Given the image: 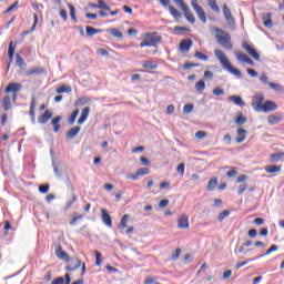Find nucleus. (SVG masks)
Returning a JSON list of instances; mask_svg holds the SVG:
<instances>
[{"label":"nucleus","mask_w":284,"mask_h":284,"mask_svg":"<svg viewBox=\"0 0 284 284\" xmlns=\"http://www.w3.org/2000/svg\"><path fill=\"white\" fill-rule=\"evenodd\" d=\"M263 101H265V97L263 94L257 93L254 95L252 108L255 112H264L267 114V112H274L278 109V105L274 101L267 100L264 104Z\"/></svg>","instance_id":"obj_1"},{"label":"nucleus","mask_w":284,"mask_h":284,"mask_svg":"<svg viewBox=\"0 0 284 284\" xmlns=\"http://www.w3.org/2000/svg\"><path fill=\"white\" fill-rule=\"evenodd\" d=\"M212 34L217 39V43L226 50H232V42H230V34L216 27L211 28Z\"/></svg>","instance_id":"obj_2"},{"label":"nucleus","mask_w":284,"mask_h":284,"mask_svg":"<svg viewBox=\"0 0 284 284\" xmlns=\"http://www.w3.org/2000/svg\"><path fill=\"white\" fill-rule=\"evenodd\" d=\"M214 52H215L216 59L220 60V63L222 64V68L224 70H226L231 74H234V77H241V71L232 67V64L230 63V60L227 59V57H225V53H223V51L215 50Z\"/></svg>","instance_id":"obj_3"},{"label":"nucleus","mask_w":284,"mask_h":284,"mask_svg":"<svg viewBox=\"0 0 284 284\" xmlns=\"http://www.w3.org/2000/svg\"><path fill=\"white\" fill-rule=\"evenodd\" d=\"M161 43V38L153 33L145 36L144 40L140 43V48H156Z\"/></svg>","instance_id":"obj_4"},{"label":"nucleus","mask_w":284,"mask_h":284,"mask_svg":"<svg viewBox=\"0 0 284 284\" xmlns=\"http://www.w3.org/2000/svg\"><path fill=\"white\" fill-rule=\"evenodd\" d=\"M191 6L195 13L197 14L200 21H202V23H207V17L205 16V11L203 10V8L199 6L196 1H192Z\"/></svg>","instance_id":"obj_5"},{"label":"nucleus","mask_w":284,"mask_h":284,"mask_svg":"<svg viewBox=\"0 0 284 284\" xmlns=\"http://www.w3.org/2000/svg\"><path fill=\"white\" fill-rule=\"evenodd\" d=\"M190 227V216L186 214H182L178 219V229L179 230H187Z\"/></svg>","instance_id":"obj_6"},{"label":"nucleus","mask_w":284,"mask_h":284,"mask_svg":"<svg viewBox=\"0 0 284 284\" xmlns=\"http://www.w3.org/2000/svg\"><path fill=\"white\" fill-rule=\"evenodd\" d=\"M69 263L70 264L65 266L68 272H74L81 267V260H79V257H71Z\"/></svg>","instance_id":"obj_7"},{"label":"nucleus","mask_w":284,"mask_h":284,"mask_svg":"<svg viewBox=\"0 0 284 284\" xmlns=\"http://www.w3.org/2000/svg\"><path fill=\"white\" fill-rule=\"evenodd\" d=\"M21 83L19 82H11L7 85V88L4 89V92L8 94L10 92H12V94H17V92H21Z\"/></svg>","instance_id":"obj_8"},{"label":"nucleus","mask_w":284,"mask_h":284,"mask_svg":"<svg viewBox=\"0 0 284 284\" xmlns=\"http://www.w3.org/2000/svg\"><path fill=\"white\" fill-rule=\"evenodd\" d=\"M55 256H58L60 261H64V263H70V255H68L65 251H63V247H61V245H58L55 247Z\"/></svg>","instance_id":"obj_9"},{"label":"nucleus","mask_w":284,"mask_h":284,"mask_svg":"<svg viewBox=\"0 0 284 284\" xmlns=\"http://www.w3.org/2000/svg\"><path fill=\"white\" fill-rule=\"evenodd\" d=\"M282 120L283 113H275L267 116V123H270V125H278Z\"/></svg>","instance_id":"obj_10"},{"label":"nucleus","mask_w":284,"mask_h":284,"mask_svg":"<svg viewBox=\"0 0 284 284\" xmlns=\"http://www.w3.org/2000/svg\"><path fill=\"white\" fill-rule=\"evenodd\" d=\"M101 219L106 227H112V217L110 216V213H108V210L101 209Z\"/></svg>","instance_id":"obj_11"},{"label":"nucleus","mask_w":284,"mask_h":284,"mask_svg":"<svg viewBox=\"0 0 284 284\" xmlns=\"http://www.w3.org/2000/svg\"><path fill=\"white\" fill-rule=\"evenodd\" d=\"M193 42L190 39H184L180 42L181 52H190V48H192Z\"/></svg>","instance_id":"obj_12"},{"label":"nucleus","mask_w":284,"mask_h":284,"mask_svg":"<svg viewBox=\"0 0 284 284\" xmlns=\"http://www.w3.org/2000/svg\"><path fill=\"white\" fill-rule=\"evenodd\" d=\"M50 119H52V111L47 110L41 116L38 118V123L44 125V123H48Z\"/></svg>","instance_id":"obj_13"},{"label":"nucleus","mask_w":284,"mask_h":284,"mask_svg":"<svg viewBox=\"0 0 284 284\" xmlns=\"http://www.w3.org/2000/svg\"><path fill=\"white\" fill-rule=\"evenodd\" d=\"M227 101H231L232 103H234L235 105H239L240 108H245V102L239 95H230L227 98Z\"/></svg>","instance_id":"obj_14"},{"label":"nucleus","mask_w":284,"mask_h":284,"mask_svg":"<svg viewBox=\"0 0 284 284\" xmlns=\"http://www.w3.org/2000/svg\"><path fill=\"white\" fill-rule=\"evenodd\" d=\"M62 116L61 115H58V116H55V118H53L52 120H51V125H53V132H59V130H61V121H62Z\"/></svg>","instance_id":"obj_15"},{"label":"nucleus","mask_w":284,"mask_h":284,"mask_svg":"<svg viewBox=\"0 0 284 284\" xmlns=\"http://www.w3.org/2000/svg\"><path fill=\"white\" fill-rule=\"evenodd\" d=\"M88 116H90V106H87L82 110L81 115L78 120V123L82 125L84 121H88Z\"/></svg>","instance_id":"obj_16"},{"label":"nucleus","mask_w":284,"mask_h":284,"mask_svg":"<svg viewBox=\"0 0 284 284\" xmlns=\"http://www.w3.org/2000/svg\"><path fill=\"white\" fill-rule=\"evenodd\" d=\"M237 61H240V63H248L250 62V57H247V54L241 52V51H235L234 52Z\"/></svg>","instance_id":"obj_17"},{"label":"nucleus","mask_w":284,"mask_h":284,"mask_svg":"<svg viewBox=\"0 0 284 284\" xmlns=\"http://www.w3.org/2000/svg\"><path fill=\"white\" fill-rule=\"evenodd\" d=\"M184 12V17L187 20L189 23H195L196 19L194 18V14H192V11H190V7H186V9H182Z\"/></svg>","instance_id":"obj_18"},{"label":"nucleus","mask_w":284,"mask_h":284,"mask_svg":"<svg viewBox=\"0 0 284 284\" xmlns=\"http://www.w3.org/2000/svg\"><path fill=\"white\" fill-rule=\"evenodd\" d=\"M223 13L227 23L230 24L234 23V18H232V12L230 11V8H227V4L223 6Z\"/></svg>","instance_id":"obj_19"},{"label":"nucleus","mask_w":284,"mask_h":284,"mask_svg":"<svg viewBox=\"0 0 284 284\" xmlns=\"http://www.w3.org/2000/svg\"><path fill=\"white\" fill-rule=\"evenodd\" d=\"M266 174H278L281 172V165H267L265 166Z\"/></svg>","instance_id":"obj_20"},{"label":"nucleus","mask_w":284,"mask_h":284,"mask_svg":"<svg viewBox=\"0 0 284 284\" xmlns=\"http://www.w3.org/2000/svg\"><path fill=\"white\" fill-rule=\"evenodd\" d=\"M79 132H81V126H74L67 132L65 136L67 139H74Z\"/></svg>","instance_id":"obj_21"},{"label":"nucleus","mask_w":284,"mask_h":284,"mask_svg":"<svg viewBox=\"0 0 284 284\" xmlns=\"http://www.w3.org/2000/svg\"><path fill=\"white\" fill-rule=\"evenodd\" d=\"M247 136V131L244 129H237L236 143H243Z\"/></svg>","instance_id":"obj_22"},{"label":"nucleus","mask_w":284,"mask_h":284,"mask_svg":"<svg viewBox=\"0 0 284 284\" xmlns=\"http://www.w3.org/2000/svg\"><path fill=\"white\" fill-rule=\"evenodd\" d=\"M70 274H65L64 277H58L52 281V284H70Z\"/></svg>","instance_id":"obj_23"},{"label":"nucleus","mask_w":284,"mask_h":284,"mask_svg":"<svg viewBox=\"0 0 284 284\" xmlns=\"http://www.w3.org/2000/svg\"><path fill=\"white\" fill-rule=\"evenodd\" d=\"M234 123L236 125H243V123H247V118L243 116L242 112H237L236 118L234 119Z\"/></svg>","instance_id":"obj_24"},{"label":"nucleus","mask_w":284,"mask_h":284,"mask_svg":"<svg viewBox=\"0 0 284 284\" xmlns=\"http://www.w3.org/2000/svg\"><path fill=\"white\" fill-rule=\"evenodd\" d=\"M263 21H264L265 28H272V26H274V22H272V13L271 12L263 16Z\"/></svg>","instance_id":"obj_25"},{"label":"nucleus","mask_w":284,"mask_h":284,"mask_svg":"<svg viewBox=\"0 0 284 284\" xmlns=\"http://www.w3.org/2000/svg\"><path fill=\"white\" fill-rule=\"evenodd\" d=\"M219 185V180L216 178H212L207 183L209 192H214Z\"/></svg>","instance_id":"obj_26"},{"label":"nucleus","mask_w":284,"mask_h":284,"mask_svg":"<svg viewBox=\"0 0 284 284\" xmlns=\"http://www.w3.org/2000/svg\"><path fill=\"white\" fill-rule=\"evenodd\" d=\"M284 156V152L280 151L277 153H273L270 155V161L271 163H277V161H280L281 159H283Z\"/></svg>","instance_id":"obj_27"},{"label":"nucleus","mask_w":284,"mask_h":284,"mask_svg":"<svg viewBox=\"0 0 284 284\" xmlns=\"http://www.w3.org/2000/svg\"><path fill=\"white\" fill-rule=\"evenodd\" d=\"M2 108L6 111H8V110H10V108H12V102H10V95H6L2 99Z\"/></svg>","instance_id":"obj_28"},{"label":"nucleus","mask_w":284,"mask_h":284,"mask_svg":"<svg viewBox=\"0 0 284 284\" xmlns=\"http://www.w3.org/2000/svg\"><path fill=\"white\" fill-rule=\"evenodd\" d=\"M63 92L70 94V92H72V87L63 84L57 89L58 94H63Z\"/></svg>","instance_id":"obj_29"},{"label":"nucleus","mask_w":284,"mask_h":284,"mask_svg":"<svg viewBox=\"0 0 284 284\" xmlns=\"http://www.w3.org/2000/svg\"><path fill=\"white\" fill-rule=\"evenodd\" d=\"M142 67L145 68L146 70H156V68H159V65L150 60L144 61L142 63Z\"/></svg>","instance_id":"obj_30"},{"label":"nucleus","mask_w":284,"mask_h":284,"mask_svg":"<svg viewBox=\"0 0 284 284\" xmlns=\"http://www.w3.org/2000/svg\"><path fill=\"white\" fill-rule=\"evenodd\" d=\"M250 57L251 59H254V61H261V53L252 47L250 48Z\"/></svg>","instance_id":"obj_31"},{"label":"nucleus","mask_w":284,"mask_h":284,"mask_svg":"<svg viewBox=\"0 0 284 284\" xmlns=\"http://www.w3.org/2000/svg\"><path fill=\"white\" fill-rule=\"evenodd\" d=\"M246 247H250V242H245L242 246H239L235 251L236 254H247Z\"/></svg>","instance_id":"obj_32"},{"label":"nucleus","mask_w":284,"mask_h":284,"mask_svg":"<svg viewBox=\"0 0 284 284\" xmlns=\"http://www.w3.org/2000/svg\"><path fill=\"white\" fill-rule=\"evenodd\" d=\"M268 85L275 92H284V88L280 83L271 82V83H268Z\"/></svg>","instance_id":"obj_33"},{"label":"nucleus","mask_w":284,"mask_h":284,"mask_svg":"<svg viewBox=\"0 0 284 284\" xmlns=\"http://www.w3.org/2000/svg\"><path fill=\"white\" fill-rule=\"evenodd\" d=\"M68 8L70 10V17L72 19V21H74V23H77V9L74 8V6L68 3Z\"/></svg>","instance_id":"obj_34"},{"label":"nucleus","mask_w":284,"mask_h":284,"mask_svg":"<svg viewBox=\"0 0 284 284\" xmlns=\"http://www.w3.org/2000/svg\"><path fill=\"white\" fill-rule=\"evenodd\" d=\"M128 219H130L128 214H124L122 216L120 224H119L120 230H125V227H128Z\"/></svg>","instance_id":"obj_35"},{"label":"nucleus","mask_w":284,"mask_h":284,"mask_svg":"<svg viewBox=\"0 0 284 284\" xmlns=\"http://www.w3.org/2000/svg\"><path fill=\"white\" fill-rule=\"evenodd\" d=\"M230 166H226L225 169H227ZM236 174H239V169L236 168H230V171L226 173V176L229 179H234V176H236Z\"/></svg>","instance_id":"obj_36"},{"label":"nucleus","mask_w":284,"mask_h":284,"mask_svg":"<svg viewBox=\"0 0 284 284\" xmlns=\"http://www.w3.org/2000/svg\"><path fill=\"white\" fill-rule=\"evenodd\" d=\"M207 4L214 12L221 11V9L219 8V4H216V0H207Z\"/></svg>","instance_id":"obj_37"},{"label":"nucleus","mask_w":284,"mask_h":284,"mask_svg":"<svg viewBox=\"0 0 284 284\" xmlns=\"http://www.w3.org/2000/svg\"><path fill=\"white\" fill-rule=\"evenodd\" d=\"M169 12L172 14V17H174V19H179V17H181V12H179V10L172 6H169Z\"/></svg>","instance_id":"obj_38"},{"label":"nucleus","mask_w":284,"mask_h":284,"mask_svg":"<svg viewBox=\"0 0 284 284\" xmlns=\"http://www.w3.org/2000/svg\"><path fill=\"white\" fill-rule=\"evenodd\" d=\"M195 90L197 92H203L205 90V82L203 80H200L195 83Z\"/></svg>","instance_id":"obj_39"},{"label":"nucleus","mask_w":284,"mask_h":284,"mask_svg":"<svg viewBox=\"0 0 284 284\" xmlns=\"http://www.w3.org/2000/svg\"><path fill=\"white\" fill-rule=\"evenodd\" d=\"M88 37H94V34H99V29H94L93 27H87Z\"/></svg>","instance_id":"obj_40"},{"label":"nucleus","mask_w":284,"mask_h":284,"mask_svg":"<svg viewBox=\"0 0 284 284\" xmlns=\"http://www.w3.org/2000/svg\"><path fill=\"white\" fill-rule=\"evenodd\" d=\"M77 116H79V109H75L70 118H69V124L72 125V123H74V121H77Z\"/></svg>","instance_id":"obj_41"},{"label":"nucleus","mask_w":284,"mask_h":284,"mask_svg":"<svg viewBox=\"0 0 284 284\" xmlns=\"http://www.w3.org/2000/svg\"><path fill=\"white\" fill-rule=\"evenodd\" d=\"M16 65H18V68H23L26 65V60L19 54L16 57Z\"/></svg>","instance_id":"obj_42"},{"label":"nucleus","mask_w":284,"mask_h":284,"mask_svg":"<svg viewBox=\"0 0 284 284\" xmlns=\"http://www.w3.org/2000/svg\"><path fill=\"white\" fill-rule=\"evenodd\" d=\"M111 34L116 39H123V33L116 28L111 29Z\"/></svg>","instance_id":"obj_43"},{"label":"nucleus","mask_w":284,"mask_h":284,"mask_svg":"<svg viewBox=\"0 0 284 284\" xmlns=\"http://www.w3.org/2000/svg\"><path fill=\"white\" fill-rule=\"evenodd\" d=\"M136 174H138V176H145V175L150 174V169H148V168L138 169Z\"/></svg>","instance_id":"obj_44"},{"label":"nucleus","mask_w":284,"mask_h":284,"mask_svg":"<svg viewBox=\"0 0 284 284\" xmlns=\"http://www.w3.org/2000/svg\"><path fill=\"white\" fill-rule=\"evenodd\" d=\"M14 42H10L9 44V49H8V57L9 59L12 61L13 57H14V45H13Z\"/></svg>","instance_id":"obj_45"},{"label":"nucleus","mask_w":284,"mask_h":284,"mask_svg":"<svg viewBox=\"0 0 284 284\" xmlns=\"http://www.w3.org/2000/svg\"><path fill=\"white\" fill-rule=\"evenodd\" d=\"M192 110H194V104L187 103L183 108V113L184 114H190V112H192Z\"/></svg>","instance_id":"obj_46"},{"label":"nucleus","mask_w":284,"mask_h":284,"mask_svg":"<svg viewBox=\"0 0 284 284\" xmlns=\"http://www.w3.org/2000/svg\"><path fill=\"white\" fill-rule=\"evenodd\" d=\"M98 8L100 10H110V6L105 4V1H103V0L98 1Z\"/></svg>","instance_id":"obj_47"},{"label":"nucleus","mask_w":284,"mask_h":284,"mask_svg":"<svg viewBox=\"0 0 284 284\" xmlns=\"http://www.w3.org/2000/svg\"><path fill=\"white\" fill-rule=\"evenodd\" d=\"M95 254V265L101 266V263H103V260H101V252L94 251Z\"/></svg>","instance_id":"obj_48"},{"label":"nucleus","mask_w":284,"mask_h":284,"mask_svg":"<svg viewBox=\"0 0 284 284\" xmlns=\"http://www.w3.org/2000/svg\"><path fill=\"white\" fill-rule=\"evenodd\" d=\"M195 58L200 59V61H207V59H210L207 55L203 54L201 51L195 52Z\"/></svg>","instance_id":"obj_49"},{"label":"nucleus","mask_w":284,"mask_h":284,"mask_svg":"<svg viewBox=\"0 0 284 284\" xmlns=\"http://www.w3.org/2000/svg\"><path fill=\"white\" fill-rule=\"evenodd\" d=\"M278 246L276 244H273L264 254L263 256H268V254H272V252H277Z\"/></svg>","instance_id":"obj_50"},{"label":"nucleus","mask_w":284,"mask_h":284,"mask_svg":"<svg viewBox=\"0 0 284 284\" xmlns=\"http://www.w3.org/2000/svg\"><path fill=\"white\" fill-rule=\"evenodd\" d=\"M213 94L214 97H223V94H225V91L221 88H215L213 89Z\"/></svg>","instance_id":"obj_51"},{"label":"nucleus","mask_w":284,"mask_h":284,"mask_svg":"<svg viewBox=\"0 0 284 284\" xmlns=\"http://www.w3.org/2000/svg\"><path fill=\"white\" fill-rule=\"evenodd\" d=\"M227 216H230V211L225 210V211L221 212L220 215H219V221H220V223H221L223 220L227 219Z\"/></svg>","instance_id":"obj_52"},{"label":"nucleus","mask_w":284,"mask_h":284,"mask_svg":"<svg viewBox=\"0 0 284 284\" xmlns=\"http://www.w3.org/2000/svg\"><path fill=\"white\" fill-rule=\"evenodd\" d=\"M176 172H179V174H181V176H183V174H185V163L179 164L176 168Z\"/></svg>","instance_id":"obj_53"},{"label":"nucleus","mask_w":284,"mask_h":284,"mask_svg":"<svg viewBox=\"0 0 284 284\" xmlns=\"http://www.w3.org/2000/svg\"><path fill=\"white\" fill-rule=\"evenodd\" d=\"M49 190H50V185H48V184L39 186V192L41 194H48Z\"/></svg>","instance_id":"obj_54"},{"label":"nucleus","mask_w":284,"mask_h":284,"mask_svg":"<svg viewBox=\"0 0 284 284\" xmlns=\"http://www.w3.org/2000/svg\"><path fill=\"white\" fill-rule=\"evenodd\" d=\"M260 81L261 83H264L265 85H270V81H268V78H267V74L265 73H262V75L260 77Z\"/></svg>","instance_id":"obj_55"},{"label":"nucleus","mask_w":284,"mask_h":284,"mask_svg":"<svg viewBox=\"0 0 284 284\" xmlns=\"http://www.w3.org/2000/svg\"><path fill=\"white\" fill-rule=\"evenodd\" d=\"M37 23H39V16L37 13L33 14V26L31 27V32H34L37 30Z\"/></svg>","instance_id":"obj_56"},{"label":"nucleus","mask_w":284,"mask_h":284,"mask_svg":"<svg viewBox=\"0 0 284 284\" xmlns=\"http://www.w3.org/2000/svg\"><path fill=\"white\" fill-rule=\"evenodd\" d=\"M205 136H207V132H205V131H197L196 133H195V138L196 139H205Z\"/></svg>","instance_id":"obj_57"},{"label":"nucleus","mask_w":284,"mask_h":284,"mask_svg":"<svg viewBox=\"0 0 284 284\" xmlns=\"http://www.w3.org/2000/svg\"><path fill=\"white\" fill-rule=\"evenodd\" d=\"M245 190H247V183L241 184L240 186H237V194H243Z\"/></svg>","instance_id":"obj_58"},{"label":"nucleus","mask_w":284,"mask_h":284,"mask_svg":"<svg viewBox=\"0 0 284 284\" xmlns=\"http://www.w3.org/2000/svg\"><path fill=\"white\" fill-rule=\"evenodd\" d=\"M168 205H170V200H168V199L161 200L159 203V207H161V209L168 207Z\"/></svg>","instance_id":"obj_59"},{"label":"nucleus","mask_w":284,"mask_h":284,"mask_svg":"<svg viewBox=\"0 0 284 284\" xmlns=\"http://www.w3.org/2000/svg\"><path fill=\"white\" fill-rule=\"evenodd\" d=\"M174 2L181 8V10H186V3L183 0H174Z\"/></svg>","instance_id":"obj_60"},{"label":"nucleus","mask_w":284,"mask_h":284,"mask_svg":"<svg viewBox=\"0 0 284 284\" xmlns=\"http://www.w3.org/2000/svg\"><path fill=\"white\" fill-rule=\"evenodd\" d=\"M60 17L63 19V21H68V11H65V9H61Z\"/></svg>","instance_id":"obj_61"},{"label":"nucleus","mask_w":284,"mask_h":284,"mask_svg":"<svg viewBox=\"0 0 284 284\" xmlns=\"http://www.w3.org/2000/svg\"><path fill=\"white\" fill-rule=\"evenodd\" d=\"M246 180H247V175L242 174L237 178L236 183H245Z\"/></svg>","instance_id":"obj_62"},{"label":"nucleus","mask_w":284,"mask_h":284,"mask_svg":"<svg viewBox=\"0 0 284 284\" xmlns=\"http://www.w3.org/2000/svg\"><path fill=\"white\" fill-rule=\"evenodd\" d=\"M152 283L156 284V281H154V277L152 276L146 277L144 281V284H152Z\"/></svg>","instance_id":"obj_63"},{"label":"nucleus","mask_w":284,"mask_h":284,"mask_svg":"<svg viewBox=\"0 0 284 284\" xmlns=\"http://www.w3.org/2000/svg\"><path fill=\"white\" fill-rule=\"evenodd\" d=\"M140 161H141L142 165H150V163H151L150 160L145 156H142L140 159Z\"/></svg>","instance_id":"obj_64"}]
</instances>
